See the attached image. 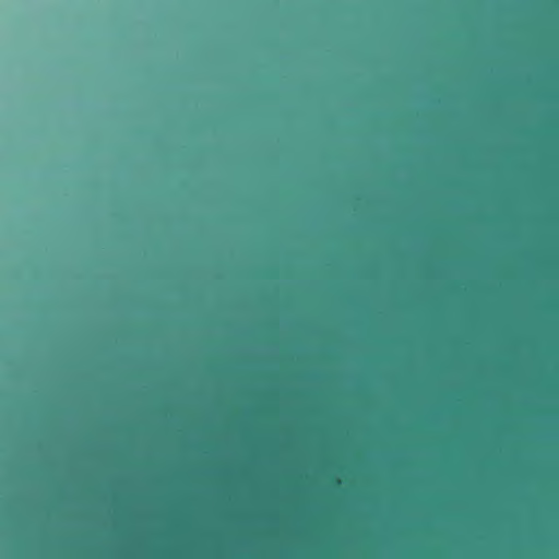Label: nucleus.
Instances as JSON below:
<instances>
[{
  "label": "nucleus",
  "mask_w": 559,
  "mask_h": 559,
  "mask_svg": "<svg viewBox=\"0 0 559 559\" xmlns=\"http://www.w3.org/2000/svg\"><path fill=\"white\" fill-rule=\"evenodd\" d=\"M341 558L349 559V448H341Z\"/></svg>",
  "instance_id": "1"
},
{
  "label": "nucleus",
  "mask_w": 559,
  "mask_h": 559,
  "mask_svg": "<svg viewBox=\"0 0 559 559\" xmlns=\"http://www.w3.org/2000/svg\"><path fill=\"white\" fill-rule=\"evenodd\" d=\"M343 132H346V121L344 120Z\"/></svg>",
  "instance_id": "2"
},
{
  "label": "nucleus",
  "mask_w": 559,
  "mask_h": 559,
  "mask_svg": "<svg viewBox=\"0 0 559 559\" xmlns=\"http://www.w3.org/2000/svg\"><path fill=\"white\" fill-rule=\"evenodd\" d=\"M343 82H344V86H345L346 85V79L345 78L343 79Z\"/></svg>",
  "instance_id": "3"
}]
</instances>
